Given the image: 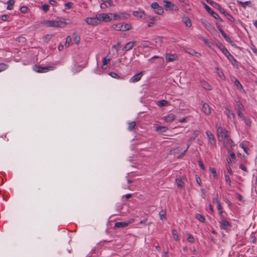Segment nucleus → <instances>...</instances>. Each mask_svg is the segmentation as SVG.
Segmentation results:
<instances>
[{
    "instance_id": "obj_43",
    "label": "nucleus",
    "mask_w": 257,
    "mask_h": 257,
    "mask_svg": "<svg viewBox=\"0 0 257 257\" xmlns=\"http://www.w3.org/2000/svg\"><path fill=\"white\" fill-rule=\"evenodd\" d=\"M159 215L161 219L163 220L165 219V212L164 211H161L160 212Z\"/></svg>"
},
{
    "instance_id": "obj_29",
    "label": "nucleus",
    "mask_w": 257,
    "mask_h": 257,
    "mask_svg": "<svg viewBox=\"0 0 257 257\" xmlns=\"http://www.w3.org/2000/svg\"><path fill=\"white\" fill-rule=\"evenodd\" d=\"M73 39L76 44H78L80 43V38L78 35L74 34L73 35Z\"/></svg>"
},
{
    "instance_id": "obj_49",
    "label": "nucleus",
    "mask_w": 257,
    "mask_h": 257,
    "mask_svg": "<svg viewBox=\"0 0 257 257\" xmlns=\"http://www.w3.org/2000/svg\"><path fill=\"white\" fill-rule=\"evenodd\" d=\"M209 170L211 172V173L213 174L214 177H216V175H217L216 172V170H215V169L214 168H210L209 169Z\"/></svg>"
},
{
    "instance_id": "obj_52",
    "label": "nucleus",
    "mask_w": 257,
    "mask_h": 257,
    "mask_svg": "<svg viewBox=\"0 0 257 257\" xmlns=\"http://www.w3.org/2000/svg\"><path fill=\"white\" fill-rule=\"evenodd\" d=\"M234 84L237 87L241 88V85L237 80H235Z\"/></svg>"
},
{
    "instance_id": "obj_39",
    "label": "nucleus",
    "mask_w": 257,
    "mask_h": 257,
    "mask_svg": "<svg viewBox=\"0 0 257 257\" xmlns=\"http://www.w3.org/2000/svg\"><path fill=\"white\" fill-rule=\"evenodd\" d=\"M128 129L130 130H132L136 126V123L135 121H132L128 123Z\"/></svg>"
},
{
    "instance_id": "obj_34",
    "label": "nucleus",
    "mask_w": 257,
    "mask_h": 257,
    "mask_svg": "<svg viewBox=\"0 0 257 257\" xmlns=\"http://www.w3.org/2000/svg\"><path fill=\"white\" fill-rule=\"evenodd\" d=\"M176 183H177V186L179 188H182L184 184L182 180L181 179H179V178H178L176 179Z\"/></svg>"
},
{
    "instance_id": "obj_60",
    "label": "nucleus",
    "mask_w": 257,
    "mask_h": 257,
    "mask_svg": "<svg viewBox=\"0 0 257 257\" xmlns=\"http://www.w3.org/2000/svg\"><path fill=\"white\" fill-rule=\"evenodd\" d=\"M196 180L199 185H201V181L199 177L196 176Z\"/></svg>"
},
{
    "instance_id": "obj_62",
    "label": "nucleus",
    "mask_w": 257,
    "mask_h": 257,
    "mask_svg": "<svg viewBox=\"0 0 257 257\" xmlns=\"http://www.w3.org/2000/svg\"><path fill=\"white\" fill-rule=\"evenodd\" d=\"M250 4L249 2H241V6L243 7H245L246 6H247L248 4Z\"/></svg>"
},
{
    "instance_id": "obj_37",
    "label": "nucleus",
    "mask_w": 257,
    "mask_h": 257,
    "mask_svg": "<svg viewBox=\"0 0 257 257\" xmlns=\"http://www.w3.org/2000/svg\"><path fill=\"white\" fill-rule=\"evenodd\" d=\"M7 67L8 66L6 64L4 63L0 64V72L5 70L7 68Z\"/></svg>"
},
{
    "instance_id": "obj_14",
    "label": "nucleus",
    "mask_w": 257,
    "mask_h": 257,
    "mask_svg": "<svg viewBox=\"0 0 257 257\" xmlns=\"http://www.w3.org/2000/svg\"><path fill=\"white\" fill-rule=\"evenodd\" d=\"M133 16L137 18H143L145 16V13L143 10L141 9H139L136 11H134L133 13Z\"/></svg>"
},
{
    "instance_id": "obj_56",
    "label": "nucleus",
    "mask_w": 257,
    "mask_h": 257,
    "mask_svg": "<svg viewBox=\"0 0 257 257\" xmlns=\"http://www.w3.org/2000/svg\"><path fill=\"white\" fill-rule=\"evenodd\" d=\"M18 41L20 42L24 43L26 41V38L23 37H21L18 38Z\"/></svg>"
},
{
    "instance_id": "obj_53",
    "label": "nucleus",
    "mask_w": 257,
    "mask_h": 257,
    "mask_svg": "<svg viewBox=\"0 0 257 257\" xmlns=\"http://www.w3.org/2000/svg\"><path fill=\"white\" fill-rule=\"evenodd\" d=\"M27 10H28L27 7H25V6H23V7H21V11L23 13H26Z\"/></svg>"
},
{
    "instance_id": "obj_4",
    "label": "nucleus",
    "mask_w": 257,
    "mask_h": 257,
    "mask_svg": "<svg viewBox=\"0 0 257 257\" xmlns=\"http://www.w3.org/2000/svg\"><path fill=\"white\" fill-rule=\"evenodd\" d=\"M112 20H121L127 19L130 15L126 13H120L119 14L112 13Z\"/></svg>"
},
{
    "instance_id": "obj_51",
    "label": "nucleus",
    "mask_w": 257,
    "mask_h": 257,
    "mask_svg": "<svg viewBox=\"0 0 257 257\" xmlns=\"http://www.w3.org/2000/svg\"><path fill=\"white\" fill-rule=\"evenodd\" d=\"M109 75L113 78H118V75L114 73V72H111L109 73Z\"/></svg>"
},
{
    "instance_id": "obj_7",
    "label": "nucleus",
    "mask_w": 257,
    "mask_h": 257,
    "mask_svg": "<svg viewBox=\"0 0 257 257\" xmlns=\"http://www.w3.org/2000/svg\"><path fill=\"white\" fill-rule=\"evenodd\" d=\"M164 8L166 11H169V10H172V11H178V8L172 3L167 1H164Z\"/></svg>"
},
{
    "instance_id": "obj_25",
    "label": "nucleus",
    "mask_w": 257,
    "mask_h": 257,
    "mask_svg": "<svg viewBox=\"0 0 257 257\" xmlns=\"http://www.w3.org/2000/svg\"><path fill=\"white\" fill-rule=\"evenodd\" d=\"M233 147H233L232 148H231L230 146L229 145H228V149H226L228 150V152L230 154V155L231 157V159L235 161V154L233 152H232V151L231 150V149H233Z\"/></svg>"
},
{
    "instance_id": "obj_59",
    "label": "nucleus",
    "mask_w": 257,
    "mask_h": 257,
    "mask_svg": "<svg viewBox=\"0 0 257 257\" xmlns=\"http://www.w3.org/2000/svg\"><path fill=\"white\" fill-rule=\"evenodd\" d=\"M227 163H228V165L230 166V165L231 164H232L233 162H234V160H232V159H230V158H228L227 159Z\"/></svg>"
},
{
    "instance_id": "obj_20",
    "label": "nucleus",
    "mask_w": 257,
    "mask_h": 257,
    "mask_svg": "<svg viewBox=\"0 0 257 257\" xmlns=\"http://www.w3.org/2000/svg\"><path fill=\"white\" fill-rule=\"evenodd\" d=\"M121 31H125L130 30L132 28L131 25L127 23L121 24Z\"/></svg>"
},
{
    "instance_id": "obj_38",
    "label": "nucleus",
    "mask_w": 257,
    "mask_h": 257,
    "mask_svg": "<svg viewBox=\"0 0 257 257\" xmlns=\"http://www.w3.org/2000/svg\"><path fill=\"white\" fill-rule=\"evenodd\" d=\"M110 58H107V57H105L102 60V64L107 65L110 62Z\"/></svg>"
},
{
    "instance_id": "obj_44",
    "label": "nucleus",
    "mask_w": 257,
    "mask_h": 257,
    "mask_svg": "<svg viewBox=\"0 0 257 257\" xmlns=\"http://www.w3.org/2000/svg\"><path fill=\"white\" fill-rule=\"evenodd\" d=\"M226 182L229 185H231V181L230 178L228 175L225 174V175Z\"/></svg>"
},
{
    "instance_id": "obj_31",
    "label": "nucleus",
    "mask_w": 257,
    "mask_h": 257,
    "mask_svg": "<svg viewBox=\"0 0 257 257\" xmlns=\"http://www.w3.org/2000/svg\"><path fill=\"white\" fill-rule=\"evenodd\" d=\"M121 24L119 23L118 24L113 25L112 28L117 31H121Z\"/></svg>"
},
{
    "instance_id": "obj_46",
    "label": "nucleus",
    "mask_w": 257,
    "mask_h": 257,
    "mask_svg": "<svg viewBox=\"0 0 257 257\" xmlns=\"http://www.w3.org/2000/svg\"><path fill=\"white\" fill-rule=\"evenodd\" d=\"M217 72L218 76L220 78H222L224 76V74H223V72L221 70H220L219 68H217Z\"/></svg>"
},
{
    "instance_id": "obj_8",
    "label": "nucleus",
    "mask_w": 257,
    "mask_h": 257,
    "mask_svg": "<svg viewBox=\"0 0 257 257\" xmlns=\"http://www.w3.org/2000/svg\"><path fill=\"white\" fill-rule=\"evenodd\" d=\"M53 69L54 67L52 66L42 67L38 66H35L33 67V70L39 73H46L49 70H53Z\"/></svg>"
},
{
    "instance_id": "obj_35",
    "label": "nucleus",
    "mask_w": 257,
    "mask_h": 257,
    "mask_svg": "<svg viewBox=\"0 0 257 257\" xmlns=\"http://www.w3.org/2000/svg\"><path fill=\"white\" fill-rule=\"evenodd\" d=\"M52 36L53 35L51 34L46 35L43 38L44 42L45 43L48 42L50 41V40L52 38Z\"/></svg>"
},
{
    "instance_id": "obj_63",
    "label": "nucleus",
    "mask_w": 257,
    "mask_h": 257,
    "mask_svg": "<svg viewBox=\"0 0 257 257\" xmlns=\"http://www.w3.org/2000/svg\"><path fill=\"white\" fill-rule=\"evenodd\" d=\"M251 49L255 54H257V49L254 46H252Z\"/></svg>"
},
{
    "instance_id": "obj_12",
    "label": "nucleus",
    "mask_w": 257,
    "mask_h": 257,
    "mask_svg": "<svg viewBox=\"0 0 257 257\" xmlns=\"http://www.w3.org/2000/svg\"><path fill=\"white\" fill-rule=\"evenodd\" d=\"M217 47L222 51V52L227 57L229 56L232 58V56L229 53L228 51L225 48V47L220 43H218L216 44Z\"/></svg>"
},
{
    "instance_id": "obj_28",
    "label": "nucleus",
    "mask_w": 257,
    "mask_h": 257,
    "mask_svg": "<svg viewBox=\"0 0 257 257\" xmlns=\"http://www.w3.org/2000/svg\"><path fill=\"white\" fill-rule=\"evenodd\" d=\"M168 104V102L165 100H162L157 102V105L160 107L167 106Z\"/></svg>"
},
{
    "instance_id": "obj_19",
    "label": "nucleus",
    "mask_w": 257,
    "mask_h": 257,
    "mask_svg": "<svg viewBox=\"0 0 257 257\" xmlns=\"http://www.w3.org/2000/svg\"><path fill=\"white\" fill-rule=\"evenodd\" d=\"M206 9L207 10V11L215 19H220V17L219 16V15L215 13L214 12H213V11L211 10V9L208 7V6H206Z\"/></svg>"
},
{
    "instance_id": "obj_41",
    "label": "nucleus",
    "mask_w": 257,
    "mask_h": 257,
    "mask_svg": "<svg viewBox=\"0 0 257 257\" xmlns=\"http://www.w3.org/2000/svg\"><path fill=\"white\" fill-rule=\"evenodd\" d=\"M185 52L191 55H193L194 56V54L196 52L195 51H194V50L193 49H187L185 50Z\"/></svg>"
},
{
    "instance_id": "obj_32",
    "label": "nucleus",
    "mask_w": 257,
    "mask_h": 257,
    "mask_svg": "<svg viewBox=\"0 0 257 257\" xmlns=\"http://www.w3.org/2000/svg\"><path fill=\"white\" fill-rule=\"evenodd\" d=\"M172 235L173 236L175 240H179V237L178 235V234L177 233V231L175 229L172 230Z\"/></svg>"
},
{
    "instance_id": "obj_64",
    "label": "nucleus",
    "mask_w": 257,
    "mask_h": 257,
    "mask_svg": "<svg viewBox=\"0 0 257 257\" xmlns=\"http://www.w3.org/2000/svg\"><path fill=\"white\" fill-rule=\"evenodd\" d=\"M201 40H202V41H203V42H204L205 44H206V45H207V44L209 43H208V40H207L206 39H205V38H203V37H201Z\"/></svg>"
},
{
    "instance_id": "obj_5",
    "label": "nucleus",
    "mask_w": 257,
    "mask_h": 257,
    "mask_svg": "<svg viewBox=\"0 0 257 257\" xmlns=\"http://www.w3.org/2000/svg\"><path fill=\"white\" fill-rule=\"evenodd\" d=\"M85 21L89 25L94 26L99 24L97 15H96L95 17L87 18Z\"/></svg>"
},
{
    "instance_id": "obj_36",
    "label": "nucleus",
    "mask_w": 257,
    "mask_h": 257,
    "mask_svg": "<svg viewBox=\"0 0 257 257\" xmlns=\"http://www.w3.org/2000/svg\"><path fill=\"white\" fill-rule=\"evenodd\" d=\"M71 42V38L70 36H67L66 39V42L65 45L66 47H68L70 45V42Z\"/></svg>"
},
{
    "instance_id": "obj_18",
    "label": "nucleus",
    "mask_w": 257,
    "mask_h": 257,
    "mask_svg": "<svg viewBox=\"0 0 257 257\" xmlns=\"http://www.w3.org/2000/svg\"><path fill=\"white\" fill-rule=\"evenodd\" d=\"M177 56L175 54H166V59L167 62H173L176 60Z\"/></svg>"
},
{
    "instance_id": "obj_6",
    "label": "nucleus",
    "mask_w": 257,
    "mask_h": 257,
    "mask_svg": "<svg viewBox=\"0 0 257 257\" xmlns=\"http://www.w3.org/2000/svg\"><path fill=\"white\" fill-rule=\"evenodd\" d=\"M151 7L157 14L161 15L164 13L163 9L157 3H152Z\"/></svg>"
},
{
    "instance_id": "obj_42",
    "label": "nucleus",
    "mask_w": 257,
    "mask_h": 257,
    "mask_svg": "<svg viewBox=\"0 0 257 257\" xmlns=\"http://www.w3.org/2000/svg\"><path fill=\"white\" fill-rule=\"evenodd\" d=\"M120 46H121L120 43L119 42H118L116 45H113L112 48L115 49L116 50V52H118L120 49Z\"/></svg>"
},
{
    "instance_id": "obj_57",
    "label": "nucleus",
    "mask_w": 257,
    "mask_h": 257,
    "mask_svg": "<svg viewBox=\"0 0 257 257\" xmlns=\"http://www.w3.org/2000/svg\"><path fill=\"white\" fill-rule=\"evenodd\" d=\"M226 169H227V170L228 172L230 174L232 175V174H233V172H232V170H231V168H230V166H229V165H227V166H226Z\"/></svg>"
},
{
    "instance_id": "obj_55",
    "label": "nucleus",
    "mask_w": 257,
    "mask_h": 257,
    "mask_svg": "<svg viewBox=\"0 0 257 257\" xmlns=\"http://www.w3.org/2000/svg\"><path fill=\"white\" fill-rule=\"evenodd\" d=\"M73 5V3L71 2L67 3L65 4V7L67 9H70Z\"/></svg>"
},
{
    "instance_id": "obj_22",
    "label": "nucleus",
    "mask_w": 257,
    "mask_h": 257,
    "mask_svg": "<svg viewBox=\"0 0 257 257\" xmlns=\"http://www.w3.org/2000/svg\"><path fill=\"white\" fill-rule=\"evenodd\" d=\"M7 9L9 10H12L13 9V6L15 4L14 0H9L7 3Z\"/></svg>"
},
{
    "instance_id": "obj_61",
    "label": "nucleus",
    "mask_w": 257,
    "mask_h": 257,
    "mask_svg": "<svg viewBox=\"0 0 257 257\" xmlns=\"http://www.w3.org/2000/svg\"><path fill=\"white\" fill-rule=\"evenodd\" d=\"M212 201L214 204H217L218 203H220V201L217 198H213Z\"/></svg>"
},
{
    "instance_id": "obj_27",
    "label": "nucleus",
    "mask_w": 257,
    "mask_h": 257,
    "mask_svg": "<svg viewBox=\"0 0 257 257\" xmlns=\"http://www.w3.org/2000/svg\"><path fill=\"white\" fill-rule=\"evenodd\" d=\"M127 225V223L118 222L115 223L114 227L116 228L124 227Z\"/></svg>"
},
{
    "instance_id": "obj_1",
    "label": "nucleus",
    "mask_w": 257,
    "mask_h": 257,
    "mask_svg": "<svg viewBox=\"0 0 257 257\" xmlns=\"http://www.w3.org/2000/svg\"><path fill=\"white\" fill-rule=\"evenodd\" d=\"M217 135L218 141L222 142L226 149H228V145L230 146L231 148L235 147L232 140L229 139L227 131L220 126H217Z\"/></svg>"
},
{
    "instance_id": "obj_54",
    "label": "nucleus",
    "mask_w": 257,
    "mask_h": 257,
    "mask_svg": "<svg viewBox=\"0 0 257 257\" xmlns=\"http://www.w3.org/2000/svg\"><path fill=\"white\" fill-rule=\"evenodd\" d=\"M239 146L244 150L245 153H247V148L243 144H240Z\"/></svg>"
},
{
    "instance_id": "obj_30",
    "label": "nucleus",
    "mask_w": 257,
    "mask_h": 257,
    "mask_svg": "<svg viewBox=\"0 0 257 257\" xmlns=\"http://www.w3.org/2000/svg\"><path fill=\"white\" fill-rule=\"evenodd\" d=\"M195 217L197 220L201 222H204L205 221V218L201 214H197L195 216Z\"/></svg>"
},
{
    "instance_id": "obj_58",
    "label": "nucleus",
    "mask_w": 257,
    "mask_h": 257,
    "mask_svg": "<svg viewBox=\"0 0 257 257\" xmlns=\"http://www.w3.org/2000/svg\"><path fill=\"white\" fill-rule=\"evenodd\" d=\"M199 165L202 170H205V167L203 164V162L201 161H199Z\"/></svg>"
},
{
    "instance_id": "obj_33",
    "label": "nucleus",
    "mask_w": 257,
    "mask_h": 257,
    "mask_svg": "<svg viewBox=\"0 0 257 257\" xmlns=\"http://www.w3.org/2000/svg\"><path fill=\"white\" fill-rule=\"evenodd\" d=\"M241 118L242 119V120H244L245 124L247 126H250L251 121L249 118L244 117L243 115V117H241Z\"/></svg>"
},
{
    "instance_id": "obj_3",
    "label": "nucleus",
    "mask_w": 257,
    "mask_h": 257,
    "mask_svg": "<svg viewBox=\"0 0 257 257\" xmlns=\"http://www.w3.org/2000/svg\"><path fill=\"white\" fill-rule=\"evenodd\" d=\"M99 23L101 22H109L112 20V13L109 14H101L97 15Z\"/></svg>"
},
{
    "instance_id": "obj_9",
    "label": "nucleus",
    "mask_w": 257,
    "mask_h": 257,
    "mask_svg": "<svg viewBox=\"0 0 257 257\" xmlns=\"http://www.w3.org/2000/svg\"><path fill=\"white\" fill-rule=\"evenodd\" d=\"M206 134L208 138V144L211 146H215L216 141L213 134L209 131L206 132Z\"/></svg>"
},
{
    "instance_id": "obj_17",
    "label": "nucleus",
    "mask_w": 257,
    "mask_h": 257,
    "mask_svg": "<svg viewBox=\"0 0 257 257\" xmlns=\"http://www.w3.org/2000/svg\"><path fill=\"white\" fill-rule=\"evenodd\" d=\"M202 111L207 115H208L210 113L211 110L210 107L209 106V105L206 103H202Z\"/></svg>"
},
{
    "instance_id": "obj_16",
    "label": "nucleus",
    "mask_w": 257,
    "mask_h": 257,
    "mask_svg": "<svg viewBox=\"0 0 257 257\" xmlns=\"http://www.w3.org/2000/svg\"><path fill=\"white\" fill-rule=\"evenodd\" d=\"M175 115L173 113H170L167 116H163L162 119L167 122H171L175 119Z\"/></svg>"
},
{
    "instance_id": "obj_50",
    "label": "nucleus",
    "mask_w": 257,
    "mask_h": 257,
    "mask_svg": "<svg viewBox=\"0 0 257 257\" xmlns=\"http://www.w3.org/2000/svg\"><path fill=\"white\" fill-rule=\"evenodd\" d=\"M49 7L47 5H44L42 7V10L45 12L48 11V10H49Z\"/></svg>"
},
{
    "instance_id": "obj_23",
    "label": "nucleus",
    "mask_w": 257,
    "mask_h": 257,
    "mask_svg": "<svg viewBox=\"0 0 257 257\" xmlns=\"http://www.w3.org/2000/svg\"><path fill=\"white\" fill-rule=\"evenodd\" d=\"M225 114L227 115V116L230 118V119L234 117V114L231 112V111L227 107L225 108Z\"/></svg>"
},
{
    "instance_id": "obj_26",
    "label": "nucleus",
    "mask_w": 257,
    "mask_h": 257,
    "mask_svg": "<svg viewBox=\"0 0 257 257\" xmlns=\"http://www.w3.org/2000/svg\"><path fill=\"white\" fill-rule=\"evenodd\" d=\"M183 22L187 27H190L192 26L191 21L188 17L183 19Z\"/></svg>"
},
{
    "instance_id": "obj_2",
    "label": "nucleus",
    "mask_w": 257,
    "mask_h": 257,
    "mask_svg": "<svg viewBox=\"0 0 257 257\" xmlns=\"http://www.w3.org/2000/svg\"><path fill=\"white\" fill-rule=\"evenodd\" d=\"M42 24L47 27L54 28H64L67 25L71 24L69 20L63 18L57 20H46L42 22Z\"/></svg>"
},
{
    "instance_id": "obj_15",
    "label": "nucleus",
    "mask_w": 257,
    "mask_h": 257,
    "mask_svg": "<svg viewBox=\"0 0 257 257\" xmlns=\"http://www.w3.org/2000/svg\"><path fill=\"white\" fill-rule=\"evenodd\" d=\"M136 41H131L128 42L123 47V49L125 51L131 50L136 45Z\"/></svg>"
},
{
    "instance_id": "obj_40",
    "label": "nucleus",
    "mask_w": 257,
    "mask_h": 257,
    "mask_svg": "<svg viewBox=\"0 0 257 257\" xmlns=\"http://www.w3.org/2000/svg\"><path fill=\"white\" fill-rule=\"evenodd\" d=\"M10 16L7 15H4L1 16V19L3 21H9Z\"/></svg>"
},
{
    "instance_id": "obj_47",
    "label": "nucleus",
    "mask_w": 257,
    "mask_h": 257,
    "mask_svg": "<svg viewBox=\"0 0 257 257\" xmlns=\"http://www.w3.org/2000/svg\"><path fill=\"white\" fill-rule=\"evenodd\" d=\"M187 240L190 242H192L194 240V238L193 236L189 234H188V237H187Z\"/></svg>"
},
{
    "instance_id": "obj_10",
    "label": "nucleus",
    "mask_w": 257,
    "mask_h": 257,
    "mask_svg": "<svg viewBox=\"0 0 257 257\" xmlns=\"http://www.w3.org/2000/svg\"><path fill=\"white\" fill-rule=\"evenodd\" d=\"M235 109L236 111H237V114L239 117H243V113H242V111L244 110V107L242 104L239 102L237 101L236 102L235 105Z\"/></svg>"
},
{
    "instance_id": "obj_48",
    "label": "nucleus",
    "mask_w": 257,
    "mask_h": 257,
    "mask_svg": "<svg viewBox=\"0 0 257 257\" xmlns=\"http://www.w3.org/2000/svg\"><path fill=\"white\" fill-rule=\"evenodd\" d=\"M141 45L143 47H148L150 46V43L149 42H144Z\"/></svg>"
},
{
    "instance_id": "obj_21",
    "label": "nucleus",
    "mask_w": 257,
    "mask_h": 257,
    "mask_svg": "<svg viewBox=\"0 0 257 257\" xmlns=\"http://www.w3.org/2000/svg\"><path fill=\"white\" fill-rule=\"evenodd\" d=\"M200 84L202 87H203L205 89H208V90L210 89V86L207 82H206L205 81H203V80L200 81Z\"/></svg>"
},
{
    "instance_id": "obj_13",
    "label": "nucleus",
    "mask_w": 257,
    "mask_h": 257,
    "mask_svg": "<svg viewBox=\"0 0 257 257\" xmlns=\"http://www.w3.org/2000/svg\"><path fill=\"white\" fill-rule=\"evenodd\" d=\"M144 73V71L141 72L140 73H137L136 75L132 77L130 80V82L132 83H135L139 81L142 78V76Z\"/></svg>"
},
{
    "instance_id": "obj_24",
    "label": "nucleus",
    "mask_w": 257,
    "mask_h": 257,
    "mask_svg": "<svg viewBox=\"0 0 257 257\" xmlns=\"http://www.w3.org/2000/svg\"><path fill=\"white\" fill-rule=\"evenodd\" d=\"M156 131L159 132V133H164L166 132L168 130V128L166 126H158L156 127Z\"/></svg>"
},
{
    "instance_id": "obj_45",
    "label": "nucleus",
    "mask_w": 257,
    "mask_h": 257,
    "mask_svg": "<svg viewBox=\"0 0 257 257\" xmlns=\"http://www.w3.org/2000/svg\"><path fill=\"white\" fill-rule=\"evenodd\" d=\"M104 3H107L110 6H113V4L112 0H101Z\"/></svg>"
},
{
    "instance_id": "obj_11",
    "label": "nucleus",
    "mask_w": 257,
    "mask_h": 257,
    "mask_svg": "<svg viewBox=\"0 0 257 257\" xmlns=\"http://www.w3.org/2000/svg\"><path fill=\"white\" fill-rule=\"evenodd\" d=\"M219 223L220 227L225 230L228 229L231 226L230 223L223 218L219 221Z\"/></svg>"
}]
</instances>
